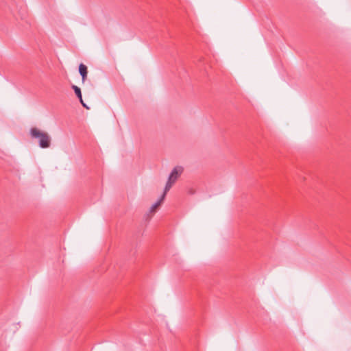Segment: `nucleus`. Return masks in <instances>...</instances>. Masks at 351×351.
Masks as SVG:
<instances>
[{"label": "nucleus", "mask_w": 351, "mask_h": 351, "mask_svg": "<svg viewBox=\"0 0 351 351\" xmlns=\"http://www.w3.org/2000/svg\"><path fill=\"white\" fill-rule=\"evenodd\" d=\"M29 134L32 138L38 140L39 146L43 149H46L51 145V137L46 132H43L37 128H32Z\"/></svg>", "instance_id": "1"}, {"label": "nucleus", "mask_w": 351, "mask_h": 351, "mask_svg": "<svg viewBox=\"0 0 351 351\" xmlns=\"http://www.w3.org/2000/svg\"><path fill=\"white\" fill-rule=\"evenodd\" d=\"M184 169L181 166H176L173 169V170L171 171L169 176L168 180L166 183L164 190L165 193H167L170 190L173 184L176 182V180L182 173Z\"/></svg>", "instance_id": "2"}, {"label": "nucleus", "mask_w": 351, "mask_h": 351, "mask_svg": "<svg viewBox=\"0 0 351 351\" xmlns=\"http://www.w3.org/2000/svg\"><path fill=\"white\" fill-rule=\"evenodd\" d=\"M79 73L82 76V82H84V81L86 80V77H87L88 68L83 63H81L79 65Z\"/></svg>", "instance_id": "3"}, {"label": "nucleus", "mask_w": 351, "mask_h": 351, "mask_svg": "<svg viewBox=\"0 0 351 351\" xmlns=\"http://www.w3.org/2000/svg\"><path fill=\"white\" fill-rule=\"evenodd\" d=\"M166 195V193H165V192L163 193V194L161 195V197H160V199L156 202H155L150 208H149V213H154L156 212V209L158 208V206H160L161 203L162 202V201L164 200L165 199V197Z\"/></svg>", "instance_id": "4"}, {"label": "nucleus", "mask_w": 351, "mask_h": 351, "mask_svg": "<svg viewBox=\"0 0 351 351\" xmlns=\"http://www.w3.org/2000/svg\"><path fill=\"white\" fill-rule=\"evenodd\" d=\"M71 88L74 90L75 94L76 95L78 99H81V97H82V92H81L80 88H79L76 85H72Z\"/></svg>", "instance_id": "5"}, {"label": "nucleus", "mask_w": 351, "mask_h": 351, "mask_svg": "<svg viewBox=\"0 0 351 351\" xmlns=\"http://www.w3.org/2000/svg\"><path fill=\"white\" fill-rule=\"evenodd\" d=\"M82 106H83L84 108H87V109H89V108L86 106V104L85 103H82Z\"/></svg>", "instance_id": "6"}, {"label": "nucleus", "mask_w": 351, "mask_h": 351, "mask_svg": "<svg viewBox=\"0 0 351 351\" xmlns=\"http://www.w3.org/2000/svg\"><path fill=\"white\" fill-rule=\"evenodd\" d=\"M79 100L82 105V103H84L83 101L82 97H81V99H79Z\"/></svg>", "instance_id": "7"}]
</instances>
